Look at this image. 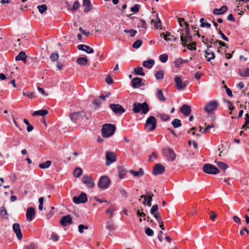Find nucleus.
Instances as JSON below:
<instances>
[{
  "label": "nucleus",
  "instance_id": "nucleus-46",
  "mask_svg": "<svg viewBox=\"0 0 249 249\" xmlns=\"http://www.w3.org/2000/svg\"><path fill=\"white\" fill-rule=\"evenodd\" d=\"M116 211V209L112 207L108 208L106 210V213L107 214H109V218L111 219L113 215L114 212Z\"/></svg>",
  "mask_w": 249,
  "mask_h": 249
},
{
  "label": "nucleus",
  "instance_id": "nucleus-63",
  "mask_svg": "<svg viewBox=\"0 0 249 249\" xmlns=\"http://www.w3.org/2000/svg\"><path fill=\"white\" fill-rule=\"evenodd\" d=\"M157 19L158 21L155 23V27L158 29L161 26V22L158 17L157 18Z\"/></svg>",
  "mask_w": 249,
  "mask_h": 249
},
{
  "label": "nucleus",
  "instance_id": "nucleus-23",
  "mask_svg": "<svg viewBox=\"0 0 249 249\" xmlns=\"http://www.w3.org/2000/svg\"><path fill=\"white\" fill-rule=\"evenodd\" d=\"M83 7L85 12H89L91 9V5L89 0H83Z\"/></svg>",
  "mask_w": 249,
  "mask_h": 249
},
{
  "label": "nucleus",
  "instance_id": "nucleus-52",
  "mask_svg": "<svg viewBox=\"0 0 249 249\" xmlns=\"http://www.w3.org/2000/svg\"><path fill=\"white\" fill-rule=\"evenodd\" d=\"M196 43L195 42H194L192 43H189L188 44H186V46L188 48V49L190 50H196Z\"/></svg>",
  "mask_w": 249,
  "mask_h": 249
},
{
  "label": "nucleus",
  "instance_id": "nucleus-11",
  "mask_svg": "<svg viewBox=\"0 0 249 249\" xmlns=\"http://www.w3.org/2000/svg\"><path fill=\"white\" fill-rule=\"evenodd\" d=\"M110 107L115 114H122L125 111V109L120 104H111Z\"/></svg>",
  "mask_w": 249,
  "mask_h": 249
},
{
  "label": "nucleus",
  "instance_id": "nucleus-57",
  "mask_svg": "<svg viewBox=\"0 0 249 249\" xmlns=\"http://www.w3.org/2000/svg\"><path fill=\"white\" fill-rule=\"evenodd\" d=\"M88 227L84 225L81 224L78 226V231L80 233H82L84 232V229H88Z\"/></svg>",
  "mask_w": 249,
  "mask_h": 249
},
{
  "label": "nucleus",
  "instance_id": "nucleus-49",
  "mask_svg": "<svg viewBox=\"0 0 249 249\" xmlns=\"http://www.w3.org/2000/svg\"><path fill=\"white\" fill-rule=\"evenodd\" d=\"M240 75L243 77L249 76V68H247L243 71H240Z\"/></svg>",
  "mask_w": 249,
  "mask_h": 249
},
{
  "label": "nucleus",
  "instance_id": "nucleus-35",
  "mask_svg": "<svg viewBox=\"0 0 249 249\" xmlns=\"http://www.w3.org/2000/svg\"><path fill=\"white\" fill-rule=\"evenodd\" d=\"M37 8L39 12L41 14L46 12L48 9V7L45 4L39 5L37 6Z\"/></svg>",
  "mask_w": 249,
  "mask_h": 249
},
{
  "label": "nucleus",
  "instance_id": "nucleus-2",
  "mask_svg": "<svg viewBox=\"0 0 249 249\" xmlns=\"http://www.w3.org/2000/svg\"><path fill=\"white\" fill-rule=\"evenodd\" d=\"M116 129L115 125L112 124H106L102 128V135L104 138H108L113 135Z\"/></svg>",
  "mask_w": 249,
  "mask_h": 249
},
{
  "label": "nucleus",
  "instance_id": "nucleus-26",
  "mask_svg": "<svg viewBox=\"0 0 249 249\" xmlns=\"http://www.w3.org/2000/svg\"><path fill=\"white\" fill-rule=\"evenodd\" d=\"M205 53L206 54L205 57L208 61H210L211 59H213L215 57L214 53L213 52L210 51L209 48H208V49L205 51Z\"/></svg>",
  "mask_w": 249,
  "mask_h": 249
},
{
  "label": "nucleus",
  "instance_id": "nucleus-43",
  "mask_svg": "<svg viewBox=\"0 0 249 249\" xmlns=\"http://www.w3.org/2000/svg\"><path fill=\"white\" fill-rule=\"evenodd\" d=\"M142 43V41L141 39H138L132 45L133 48L135 49H138L141 47Z\"/></svg>",
  "mask_w": 249,
  "mask_h": 249
},
{
  "label": "nucleus",
  "instance_id": "nucleus-9",
  "mask_svg": "<svg viewBox=\"0 0 249 249\" xmlns=\"http://www.w3.org/2000/svg\"><path fill=\"white\" fill-rule=\"evenodd\" d=\"M72 199L75 204L85 203L88 201V197L85 193H82L79 196H74Z\"/></svg>",
  "mask_w": 249,
  "mask_h": 249
},
{
  "label": "nucleus",
  "instance_id": "nucleus-19",
  "mask_svg": "<svg viewBox=\"0 0 249 249\" xmlns=\"http://www.w3.org/2000/svg\"><path fill=\"white\" fill-rule=\"evenodd\" d=\"M153 195H149V193H147L146 195H142L141 196V198H143L144 201L143 202V204L145 205L147 203V205L150 207L151 206V202L152 200V196Z\"/></svg>",
  "mask_w": 249,
  "mask_h": 249
},
{
  "label": "nucleus",
  "instance_id": "nucleus-41",
  "mask_svg": "<svg viewBox=\"0 0 249 249\" xmlns=\"http://www.w3.org/2000/svg\"><path fill=\"white\" fill-rule=\"evenodd\" d=\"M146 23L143 19H139L137 23V26L138 28H143L145 29L146 28Z\"/></svg>",
  "mask_w": 249,
  "mask_h": 249
},
{
  "label": "nucleus",
  "instance_id": "nucleus-16",
  "mask_svg": "<svg viewBox=\"0 0 249 249\" xmlns=\"http://www.w3.org/2000/svg\"><path fill=\"white\" fill-rule=\"evenodd\" d=\"M13 230L16 233L17 238L21 240L22 238V234L20 230V227L18 223H15L13 225Z\"/></svg>",
  "mask_w": 249,
  "mask_h": 249
},
{
  "label": "nucleus",
  "instance_id": "nucleus-27",
  "mask_svg": "<svg viewBox=\"0 0 249 249\" xmlns=\"http://www.w3.org/2000/svg\"><path fill=\"white\" fill-rule=\"evenodd\" d=\"M154 61L153 59H149L148 60L144 61L142 63V66L148 69L151 68L154 64Z\"/></svg>",
  "mask_w": 249,
  "mask_h": 249
},
{
  "label": "nucleus",
  "instance_id": "nucleus-25",
  "mask_svg": "<svg viewBox=\"0 0 249 249\" xmlns=\"http://www.w3.org/2000/svg\"><path fill=\"white\" fill-rule=\"evenodd\" d=\"M228 10L226 6H223L220 8H215L213 11V13L215 15H221L224 13Z\"/></svg>",
  "mask_w": 249,
  "mask_h": 249
},
{
  "label": "nucleus",
  "instance_id": "nucleus-36",
  "mask_svg": "<svg viewBox=\"0 0 249 249\" xmlns=\"http://www.w3.org/2000/svg\"><path fill=\"white\" fill-rule=\"evenodd\" d=\"M134 71L136 75L144 76L145 74L143 71V68L141 67H138L135 68Z\"/></svg>",
  "mask_w": 249,
  "mask_h": 249
},
{
  "label": "nucleus",
  "instance_id": "nucleus-54",
  "mask_svg": "<svg viewBox=\"0 0 249 249\" xmlns=\"http://www.w3.org/2000/svg\"><path fill=\"white\" fill-rule=\"evenodd\" d=\"M158 205H153V207H152V208L151 209L150 213L152 214H154L155 213H158Z\"/></svg>",
  "mask_w": 249,
  "mask_h": 249
},
{
  "label": "nucleus",
  "instance_id": "nucleus-5",
  "mask_svg": "<svg viewBox=\"0 0 249 249\" xmlns=\"http://www.w3.org/2000/svg\"><path fill=\"white\" fill-rule=\"evenodd\" d=\"M157 126V121L154 116H150L146 121L145 126L146 128L151 131L154 130Z\"/></svg>",
  "mask_w": 249,
  "mask_h": 249
},
{
  "label": "nucleus",
  "instance_id": "nucleus-51",
  "mask_svg": "<svg viewBox=\"0 0 249 249\" xmlns=\"http://www.w3.org/2000/svg\"><path fill=\"white\" fill-rule=\"evenodd\" d=\"M58 57V54L56 52L52 53V54L50 56V59L52 61H55L57 60Z\"/></svg>",
  "mask_w": 249,
  "mask_h": 249
},
{
  "label": "nucleus",
  "instance_id": "nucleus-21",
  "mask_svg": "<svg viewBox=\"0 0 249 249\" xmlns=\"http://www.w3.org/2000/svg\"><path fill=\"white\" fill-rule=\"evenodd\" d=\"M132 85L134 88H138L142 86V79L140 77H135L132 81Z\"/></svg>",
  "mask_w": 249,
  "mask_h": 249
},
{
  "label": "nucleus",
  "instance_id": "nucleus-10",
  "mask_svg": "<svg viewBox=\"0 0 249 249\" xmlns=\"http://www.w3.org/2000/svg\"><path fill=\"white\" fill-rule=\"evenodd\" d=\"M163 154L164 156L166 157L168 160L173 161L176 159V154L174 151L170 148H166L163 150Z\"/></svg>",
  "mask_w": 249,
  "mask_h": 249
},
{
  "label": "nucleus",
  "instance_id": "nucleus-64",
  "mask_svg": "<svg viewBox=\"0 0 249 249\" xmlns=\"http://www.w3.org/2000/svg\"><path fill=\"white\" fill-rule=\"evenodd\" d=\"M24 249H36V246L34 244H31L24 247Z\"/></svg>",
  "mask_w": 249,
  "mask_h": 249
},
{
  "label": "nucleus",
  "instance_id": "nucleus-45",
  "mask_svg": "<svg viewBox=\"0 0 249 249\" xmlns=\"http://www.w3.org/2000/svg\"><path fill=\"white\" fill-rule=\"evenodd\" d=\"M200 26L201 27H206L207 28H210L211 26V24L205 22H204V19L203 18H201L200 19Z\"/></svg>",
  "mask_w": 249,
  "mask_h": 249
},
{
  "label": "nucleus",
  "instance_id": "nucleus-32",
  "mask_svg": "<svg viewBox=\"0 0 249 249\" xmlns=\"http://www.w3.org/2000/svg\"><path fill=\"white\" fill-rule=\"evenodd\" d=\"M164 39L166 41H170L172 40L176 41L177 40V38L172 35H171L170 32H166L165 33V36H164Z\"/></svg>",
  "mask_w": 249,
  "mask_h": 249
},
{
  "label": "nucleus",
  "instance_id": "nucleus-44",
  "mask_svg": "<svg viewBox=\"0 0 249 249\" xmlns=\"http://www.w3.org/2000/svg\"><path fill=\"white\" fill-rule=\"evenodd\" d=\"M246 127V129L249 128V115L247 113L245 115V122L244 124L242 126L243 128Z\"/></svg>",
  "mask_w": 249,
  "mask_h": 249
},
{
  "label": "nucleus",
  "instance_id": "nucleus-39",
  "mask_svg": "<svg viewBox=\"0 0 249 249\" xmlns=\"http://www.w3.org/2000/svg\"><path fill=\"white\" fill-rule=\"evenodd\" d=\"M83 171L80 167H77L74 170L73 174L75 178H79L82 174Z\"/></svg>",
  "mask_w": 249,
  "mask_h": 249
},
{
  "label": "nucleus",
  "instance_id": "nucleus-40",
  "mask_svg": "<svg viewBox=\"0 0 249 249\" xmlns=\"http://www.w3.org/2000/svg\"><path fill=\"white\" fill-rule=\"evenodd\" d=\"M172 124L174 128H178L181 126V121L178 119H175L172 121Z\"/></svg>",
  "mask_w": 249,
  "mask_h": 249
},
{
  "label": "nucleus",
  "instance_id": "nucleus-24",
  "mask_svg": "<svg viewBox=\"0 0 249 249\" xmlns=\"http://www.w3.org/2000/svg\"><path fill=\"white\" fill-rule=\"evenodd\" d=\"M130 173H131L134 177H136L138 178H140L142 177L144 175V171L142 168H140L139 171H135L134 170H130L129 171Z\"/></svg>",
  "mask_w": 249,
  "mask_h": 249
},
{
  "label": "nucleus",
  "instance_id": "nucleus-7",
  "mask_svg": "<svg viewBox=\"0 0 249 249\" xmlns=\"http://www.w3.org/2000/svg\"><path fill=\"white\" fill-rule=\"evenodd\" d=\"M110 183L109 178L106 176H104L100 178L98 185L101 189L105 190L108 188Z\"/></svg>",
  "mask_w": 249,
  "mask_h": 249
},
{
  "label": "nucleus",
  "instance_id": "nucleus-42",
  "mask_svg": "<svg viewBox=\"0 0 249 249\" xmlns=\"http://www.w3.org/2000/svg\"><path fill=\"white\" fill-rule=\"evenodd\" d=\"M215 162L216 163L217 165L221 169L225 170L227 168L228 166L226 163L221 161H217L215 160Z\"/></svg>",
  "mask_w": 249,
  "mask_h": 249
},
{
  "label": "nucleus",
  "instance_id": "nucleus-8",
  "mask_svg": "<svg viewBox=\"0 0 249 249\" xmlns=\"http://www.w3.org/2000/svg\"><path fill=\"white\" fill-rule=\"evenodd\" d=\"M218 106L216 101H211L208 102L204 107V110L207 113H211L215 110Z\"/></svg>",
  "mask_w": 249,
  "mask_h": 249
},
{
  "label": "nucleus",
  "instance_id": "nucleus-33",
  "mask_svg": "<svg viewBox=\"0 0 249 249\" xmlns=\"http://www.w3.org/2000/svg\"><path fill=\"white\" fill-rule=\"evenodd\" d=\"M127 173V171L123 167H119L118 168V175L120 178H123Z\"/></svg>",
  "mask_w": 249,
  "mask_h": 249
},
{
  "label": "nucleus",
  "instance_id": "nucleus-15",
  "mask_svg": "<svg viewBox=\"0 0 249 249\" xmlns=\"http://www.w3.org/2000/svg\"><path fill=\"white\" fill-rule=\"evenodd\" d=\"M82 182L85 184L89 188H92L94 186V183L91 177L88 175H84L83 177Z\"/></svg>",
  "mask_w": 249,
  "mask_h": 249
},
{
  "label": "nucleus",
  "instance_id": "nucleus-48",
  "mask_svg": "<svg viewBox=\"0 0 249 249\" xmlns=\"http://www.w3.org/2000/svg\"><path fill=\"white\" fill-rule=\"evenodd\" d=\"M23 94L29 97L31 99H33L35 98V93L33 92L27 91V92H23Z\"/></svg>",
  "mask_w": 249,
  "mask_h": 249
},
{
  "label": "nucleus",
  "instance_id": "nucleus-50",
  "mask_svg": "<svg viewBox=\"0 0 249 249\" xmlns=\"http://www.w3.org/2000/svg\"><path fill=\"white\" fill-rule=\"evenodd\" d=\"M0 214L3 217L5 218H7L8 217L7 211L4 207H2L1 210L0 212Z\"/></svg>",
  "mask_w": 249,
  "mask_h": 249
},
{
  "label": "nucleus",
  "instance_id": "nucleus-29",
  "mask_svg": "<svg viewBox=\"0 0 249 249\" xmlns=\"http://www.w3.org/2000/svg\"><path fill=\"white\" fill-rule=\"evenodd\" d=\"M27 55L25 52H21L19 53L16 57V60L20 61L22 60L24 62L26 61Z\"/></svg>",
  "mask_w": 249,
  "mask_h": 249
},
{
  "label": "nucleus",
  "instance_id": "nucleus-47",
  "mask_svg": "<svg viewBox=\"0 0 249 249\" xmlns=\"http://www.w3.org/2000/svg\"><path fill=\"white\" fill-rule=\"evenodd\" d=\"M168 58V56L166 54H162L160 55L159 59L160 61L162 63H165Z\"/></svg>",
  "mask_w": 249,
  "mask_h": 249
},
{
  "label": "nucleus",
  "instance_id": "nucleus-17",
  "mask_svg": "<svg viewBox=\"0 0 249 249\" xmlns=\"http://www.w3.org/2000/svg\"><path fill=\"white\" fill-rule=\"evenodd\" d=\"M60 223L63 226H66L72 223V218L70 215L64 216L60 220Z\"/></svg>",
  "mask_w": 249,
  "mask_h": 249
},
{
  "label": "nucleus",
  "instance_id": "nucleus-22",
  "mask_svg": "<svg viewBox=\"0 0 249 249\" xmlns=\"http://www.w3.org/2000/svg\"><path fill=\"white\" fill-rule=\"evenodd\" d=\"M77 48L78 50L86 52L88 53H94V50L86 45H79L78 46Z\"/></svg>",
  "mask_w": 249,
  "mask_h": 249
},
{
  "label": "nucleus",
  "instance_id": "nucleus-61",
  "mask_svg": "<svg viewBox=\"0 0 249 249\" xmlns=\"http://www.w3.org/2000/svg\"><path fill=\"white\" fill-rule=\"evenodd\" d=\"M160 117L161 119L164 121H168L170 118V116L168 115L164 114H161L160 115Z\"/></svg>",
  "mask_w": 249,
  "mask_h": 249
},
{
  "label": "nucleus",
  "instance_id": "nucleus-31",
  "mask_svg": "<svg viewBox=\"0 0 249 249\" xmlns=\"http://www.w3.org/2000/svg\"><path fill=\"white\" fill-rule=\"evenodd\" d=\"M106 228L109 231H113L116 229V226L113 221H107L106 222Z\"/></svg>",
  "mask_w": 249,
  "mask_h": 249
},
{
  "label": "nucleus",
  "instance_id": "nucleus-62",
  "mask_svg": "<svg viewBox=\"0 0 249 249\" xmlns=\"http://www.w3.org/2000/svg\"><path fill=\"white\" fill-rule=\"evenodd\" d=\"M80 4L78 1H75L72 5V9L73 11L76 10L79 7Z\"/></svg>",
  "mask_w": 249,
  "mask_h": 249
},
{
  "label": "nucleus",
  "instance_id": "nucleus-1",
  "mask_svg": "<svg viewBox=\"0 0 249 249\" xmlns=\"http://www.w3.org/2000/svg\"><path fill=\"white\" fill-rule=\"evenodd\" d=\"M133 111L135 113L146 114L149 111L148 105L146 102L142 104L135 103L133 105Z\"/></svg>",
  "mask_w": 249,
  "mask_h": 249
},
{
  "label": "nucleus",
  "instance_id": "nucleus-53",
  "mask_svg": "<svg viewBox=\"0 0 249 249\" xmlns=\"http://www.w3.org/2000/svg\"><path fill=\"white\" fill-rule=\"evenodd\" d=\"M145 232L146 234L149 236H152L154 235L153 231L149 228H146Z\"/></svg>",
  "mask_w": 249,
  "mask_h": 249
},
{
  "label": "nucleus",
  "instance_id": "nucleus-56",
  "mask_svg": "<svg viewBox=\"0 0 249 249\" xmlns=\"http://www.w3.org/2000/svg\"><path fill=\"white\" fill-rule=\"evenodd\" d=\"M50 239H52L54 242H56L58 240L59 236L55 233L52 232Z\"/></svg>",
  "mask_w": 249,
  "mask_h": 249
},
{
  "label": "nucleus",
  "instance_id": "nucleus-6",
  "mask_svg": "<svg viewBox=\"0 0 249 249\" xmlns=\"http://www.w3.org/2000/svg\"><path fill=\"white\" fill-rule=\"evenodd\" d=\"M203 169L204 172L208 174L215 175L220 172L219 170L214 165L209 163L205 164Z\"/></svg>",
  "mask_w": 249,
  "mask_h": 249
},
{
  "label": "nucleus",
  "instance_id": "nucleus-18",
  "mask_svg": "<svg viewBox=\"0 0 249 249\" xmlns=\"http://www.w3.org/2000/svg\"><path fill=\"white\" fill-rule=\"evenodd\" d=\"M180 39L182 42V46L185 47L188 42L192 41V36L190 34L184 35V33H182L180 36Z\"/></svg>",
  "mask_w": 249,
  "mask_h": 249
},
{
  "label": "nucleus",
  "instance_id": "nucleus-60",
  "mask_svg": "<svg viewBox=\"0 0 249 249\" xmlns=\"http://www.w3.org/2000/svg\"><path fill=\"white\" fill-rule=\"evenodd\" d=\"M140 5L135 4L134 6L131 8V11L134 13H137L139 11Z\"/></svg>",
  "mask_w": 249,
  "mask_h": 249
},
{
  "label": "nucleus",
  "instance_id": "nucleus-59",
  "mask_svg": "<svg viewBox=\"0 0 249 249\" xmlns=\"http://www.w3.org/2000/svg\"><path fill=\"white\" fill-rule=\"evenodd\" d=\"M183 62H186V61H184V60L179 58L175 61V64L176 67H179L180 65H181Z\"/></svg>",
  "mask_w": 249,
  "mask_h": 249
},
{
  "label": "nucleus",
  "instance_id": "nucleus-34",
  "mask_svg": "<svg viewBox=\"0 0 249 249\" xmlns=\"http://www.w3.org/2000/svg\"><path fill=\"white\" fill-rule=\"evenodd\" d=\"M52 162L50 160H47L45 162L41 163L39 164V167L41 169H46L49 168L51 165Z\"/></svg>",
  "mask_w": 249,
  "mask_h": 249
},
{
  "label": "nucleus",
  "instance_id": "nucleus-38",
  "mask_svg": "<svg viewBox=\"0 0 249 249\" xmlns=\"http://www.w3.org/2000/svg\"><path fill=\"white\" fill-rule=\"evenodd\" d=\"M88 60L85 57H79L77 59V62L79 65L85 66L88 63Z\"/></svg>",
  "mask_w": 249,
  "mask_h": 249
},
{
  "label": "nucleus",
  "instance_id": "nucleus-30",
  "mask_svg": "<svg viewBox=\"0 0 249 249\" xmlns=\"http://www.w3.org/2000/svg\"><path fill=\"white\" fill-rule=\"evenodd\" d=\"M48 112L47 110L43 109V110H40L38 111H34L32 115L34 116H44L48 114Z\"/></svg>",
  "mask_w": 249,
  "mask_h": 249
},
{
  "label": "nucleus",
  "instance_id": "nucleus-28",
  "mask_svg": "<svg viewBox=\"0 0 249 249\" xmlns=\"http://www.w3.org/2000/svg\"><path fill=\"white\" fill-rule=\"evenodd\" d=\"M156 97L158 99L161 101L164 102L166 100V98L163 95V92L161 89H157Z\"/></svg>",
  "mask_w": 249,
  "mask_h": 249
},
{
  "label": "nucleus",
  "instance_id": "nucleus-20",
  "mask_svg": "<svg viewBox=\"0 0 249 249\" xmlns=\"http://www.w3.org/2000/svg\"><path fill=\"white\" fill-rule=\"evenodd\" d=\"M180 110L181 112L186 116L190 115L191 113V107L187 104L183 105L180 107Z\"/></svg>",
  "mask_w": 249,
  "mask_h": 249
},
{
  "label": "nucleus",
  "instance_id": "nucleus-4",
  "mask_svg": "<svg viewBox=\"0 0 249 249\" xmlns=\"http://www.w3.org/2000/svg\"><path fill=\"white\" fill-rule=\"evenodd\" d=\"M174 82L175 83V88L178 90H184L186 89L188 85V81H183L181 77L179 76H175Z\"/></svg>",
  "mask_w": 249,
  "mask_h": 249
},
{
  "label": "nucleus",
  "instance_id": "nucleus-37",
  "mask_svg": "<svg viewBox=\"0 0 249 249\" xmlns=\"http://www.w3.org/2000/svg\"><path fill=\"white\" fill-rule=\"evenodd\" d=\"M155 76L157 80H161L164 77V71L161 70L157 71L155 72Z\"/></svg>",
  "mask_w": 249,
  "mask_h": 249
},
{
  "label": "nucleus",
  "instance_id": "nucleus-13",
  "mask_svg": "<svg viewBox=\"0 0 249 249\" xmlns=\"http://www.w3.org/2000/svg\"><path fill=\"white\" fill-rule=\"evenodd\" d=\"M106 165L108 166L116 160L114 154L111 152H107L106 154Z\"/></svg>",
  "mask_w": 249,
  "mask_h": 249
},
{
  "label": "nucleus",
  "instance_id": "nucleus-58",
  "mask_svg": "<svg viewBox=\"0 0 249 249\" xmlns=\"http://www.w3.org/2000/svg\"><path fill=\"white\" fill-rule=\"evenodd\" d=\"M185 28L184 31H183V30H181V31L182 32V33H184V35L189 34L190 32H189V24L187 22H185Z\"/></svg>",
  "mask_w": 249,
  "mask_h": 249
},
{
  "label": "nucleus",
  "instance_id": "nucleus-55",
  "mask_svg": "<svg viewBox=\"0 0 249 249\" xmlns=\"http://www.w3.org/2000/svg\"><path fill=\"white\" fill-rule=\"evenodd\" d=\"M124 32L125 33H130V36L131 37H133L135 36L136 34L137 33V31L135 30H133V29H131V30H125L124 31Z\"/></svg>",
  "mask_w": 249,
  "mask_h": 249
},
{
  "label": "nucleus",
  "instance_id": "nucleus-3",
  "mask_svg": "<svg viewBox=\"0 0 249 249\" xmlns=\"http://www.w3.org/2000/svg\"><path fill=\"white\" fill-rule=\"evenodd\" d=\"M71 119L72 121H84L85 122L87 119L86 117V113L84 111H78L71 113L70 115Z\"/></svg>",
  "mask_w": 249,
  "mask_h": 249
},
{
  "label": "nucleus",
  "instance_id": "nucleus-14",
  "mask_svg": "<svg viewBox=\"0 0 249 249\" xmlns=\"http://www.w3.org/2000/svg\"><path fill=\"white\" fill-rule=\"evenodd\" d=\"M35 210L33 207H29L27 209L26 217L28 221H31L35 217Z\"/></svg>",
  "mask_w": 249,
  "mask_h": 249
},
{
  "label": "nucleus",
  "instance_id": "nucleus-12",
  "mask_svg": "<svg viewBox=\"0 0 249 249\" xmlns=\"http://www.w3.org/2000/svg\"><path fill=\"white\" fill-rule=\"evenodd\" d=\"M165 167L160 163H157L154 166L153 170V174L154 175H160L165 171Z\"/></svg>",
  "mask_w": 249,
  "mask_h": 249
}]
</instances>
